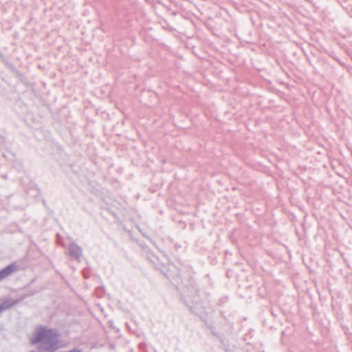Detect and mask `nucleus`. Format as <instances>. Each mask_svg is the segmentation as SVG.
Returning a JSON list of instances; mask_svg holds the SVG:
<instances>
[{
  "instance_id": "f257e3e1",
  "label": "nucleus",
  "mask_w": 352,
  "mask_h": 352,
  "mask_svg": "<svg viewBox=\"0 0 352 352\" xmlns=\"http://www.w3.org/2000/svg\"><path fill=\"white\" fill-rule=\"evenodd\" d=\"M60 334L56 329L38 325L30 337V343L36 345L43 343L41 349L45 352H55L60 348Z\"/></svg>"
},
{
  "instance_id": "f03ea898",
  "label": "nucleus",
  "mask_w": 352,
  "mask_h": 352,
  "mask_svg": "<svg viewBox=\"0 0 352 352\" xmlns=\"http://www.w3.org/2000/svg\"><path fill=\"white\" fill-rule=\"evenodd\" d=\"M186 285V291L182 294L184 302L190 311L197 313L202 306V299L199 294L197 284L194 280H190Z\"/></svg>"
},
{
  "instance_id": "7ed1b4c3",
  "label": "nucleus",
  "mask_w": 352,
  "mask_h": 352,
  "mask_svg": "<svg viewBox=\"0 0 352 352\" xmlns=\"http://www.w3.org/2000/svg\"><path fill=\"white\" fill-rule=\"evenodd\" d=\"M68 252L71 257L80 261L82 256V250L79 245L74 243L70 244L68 247Z\"/></svg>"
},
{
  "instance_id": "20e7f679",
  "label": "nucleus",
  "mask_w": 352,
  "mask_h": 352,
  "mask_svg": "<svg viewBox=\"0 0 352 352\" xmlns=\"http://www.w3.org/2000/svg\"><path fill=\"white\" fill-rule=\"evenodd\" d=\"M16 263H12L0 270V282L10 276L17 270Z\"/></svg>"
},
{
  "instance_id": "39448f33",
  "label": "nucleus",
  "mask_w": 352,
  "mask_h": 352,
  "mask_svg": "<svg viewBox=\"0 0 352 352\" xmlns=\"http://www.w3.org/2000/svg\"><path fill=\"white\" fill-rule=\"evenodd\" d=\"M19 302L20 300L19 299L8 298L3 300L1 305H3L5 310H7L17 305Z\"/></svg>"
},
{
  "instance_id": "423d86ee",
  "label": "nucleus",
  "mask_w": 352,
  "mask_h": 352,
  "mask_svg": "<svg viewBox=\"0 0 352 352\" xmlns=\"http://www.w3.org/2000/svg\"><path fill=\"white\" fill-rule=\"evenodd\" d=\"M219 339L220 342H221V344L223 345L224 350L226 351V352H232V351L230 349H228L227 346L225 345L224 342L222 340V338L219 337Z\"/></svg>"
},
{
  "instance_id": "0eeeda50",
  "label": "nucleus",
  "mask_w": 352,
  "mask_h": 352,
  "mask_svg": "<svg viewBox=\"0 0 352 352\" xmlns=\"http://www.w3.org/2000/svg\"><path fill=\"white\" fill-rule=\"evenodd\" d=\"M3 311H5V309H3V305L0 304V314Z\"/></svg>"
},
{
  "instance_id": "6e6552de",
  "label": "nucleus",
  "mask_w": 352,
  "mask_h": 352,
  "mask_svg": "<svg viewBox=\"0 0 352 352\" xmlns=\"http://www.w3.org/2000/svg\"><path fill=\"white\" fill-rule=\"evenodd\" d=\"M212 333H213L214 336H217V334L215 333V331H212Z\"/></svg>"
},
{
  "instance_id": "1a4fd4ad",
  "label": "nucleus",
  "mask_w": 352,
  "mask_h": 352,
  "mask_svg": "<svg viewBox=\"0 0 352 352\" xmlns=\"http://www.w3.org/2000/svg\"><path fill=\"white\" fill-rule=\"evenodd\" d=\"M144 248H145V251H146V250H147V249H148V247H145Z\"/></svg>"
}]
</instances>
